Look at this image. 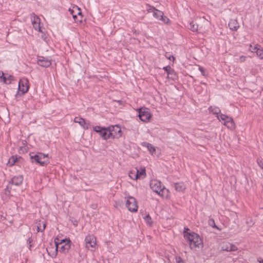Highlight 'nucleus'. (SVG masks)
Segmentation results:
<instances>
[{
	"label": "nucleus",
	"mask_w": 263,
	"mask_h": 263,
	"mask_svg": "<svg viewBox=\"0 0 263 263\" xmlns=\"http://www.w3.org/2000/svg\"><path fill=\"white\" fill-rule=\"evenodd\" d=\"M184 238L186 240L189 244L191 249L196 248H200L203 247V243L201 238L199 235L196 233H187L184 235Z\"/></svg>",
	"instance_id": "f257e3e1"
},
{
	"label": "nucleus",
	"mask_w": 263,
	"mask_h": 263,
	"mask_svg": "<svg viewBox=\"0 0 263 263\" xmlns=\"http://www.w3.org/2000/svg\"><path fill=\"white\" fill-rule=\"evenodd\" d=\"M55 245V254L54 257H55L57 254L58 249L59 251L62 253L65 254L68 252L71 247V241L69 239H60L56 238L54 240Z\"/></svg>",
	"instance_id": "f03ea898"
},
{
	"label": "nucleus",
	"mask_w": 263,
	"mask_h": 263,
	"mask_svg": "<svg viewBox=\"0 0 263 263\" xmlns=\"http://www.w3.org/2000/svg\"><path fill=\"white\" fill-rule=\"evenodd\" d=\"M147 11L148 13H153V16L157 20L162 21L164 24H169L170 21L168 18L164 16V13L162 11L156 9L153 6L147 5Z\"/></svg>",
	"instance_id": "7ed1b4c3"
},
{
	"label": "nucleus",
	"mask_w": 263,
	"mask_h": 263,
	"mask_svg": "<svg viewBox=\"0 0 263 263\" xmlns=\"http://www.w3.org/2000/svg\"><path fill=\"white\" fill-rule=\"evenodd\" d=\"M219 112L220 110L216 109L214 113L217 115V118L219 121H223V124L226 125L228 128H230V129H233L235 128V123L233 119L230 117L223 114H220L219 115L218 113Z\"/></svg>",
	"instance_id": "20e7f679"
},
{
	"label": "nucleus",
	"mask_w": 263,
	"mask_h": 263,
	"mask_svg": "<svg viewBox=\"0 0 263 263\" xmlns=\"http://www.w3.org/2000/svg\"><path fill=\"white\" fill-rule=\"evenodd\" d=\"M149 185L152 190L160 196H163L165 187L161 184V182H150Z\"/></svg>",
	"instance_id": "39448f33"
},
{
	"label": "nucleus",
	"mask_w": 263,
	"mask_h": 263,
	"mask_svg": "<svg viewBox=\"0 0 263 263\" xmlns=\"http://www.w3.org/2000/svg\"><path fill=\"white\" fill-rule=\"evenodd\" d=\"M139 117L143 122H147L152 117L149 109L146 107H141L138 109Z\"/></svg>",
	"instance_id": "423d86ee"
},
{
	"label": "nucleus",
	"mask_w": 263,
	"mask_h": 263,
	"mask_svg": "<svg viewBox=\"0 0 263 263\" xmlns=\"http://www.w3.org/2000/svg\"><path fill=\"white\" fill-rule=\"evenodd\" d=\"M108 131V137L114 139L119 138L121 136V128L118 126H110L107 127Z\"/></svg>",
	"instance_id": "0eeeda50"
},
{
	"label": "nucleus",
	"mask_w": 263,
	"mask_h": 263,
	"mask_svg": "<svg viewBox=\"0 0 263 263\" xmlns=\"http://www.w3.org/2000/svg\"><path fill=\"white\" fill-rule=\"evenodd\" d=\"M126 205L128 210L132 212L137 211L138 205L136 199L132 196H129L126 201Z\"/></svg>",
	"instance_id": "6e6552de"
},
{
	"label": "nucleus",
	"mask_w": 263,
	"mask_h": 263,
	"mask_svg": "<svg viewBox=\"0 0 263 263\" xmlns=\"http://www.w3.org/2000/svg\"><path fill=\"white\" fill-rule=\"evenodd\" d=\"M69 11L72 15V17L76 22H79L80 23L82 22V20L77 19V15L80 16L81 18H82V13L80 8L77 6H74L72 7V8H70L69 9Z\"/></svg>",
	"instance_id": "1a4fd4ad"
},
{
	"label": "nucleus",
	"mask_w": 263,
	"mask_h": 263,
	"mask_svg": "<svg viewBox=\"0 0 263 263\" xmlns=\"http://www.w3.org/2000/svg\"><path fill=\"white\" fill-rule=\"evenodd\" d=\"M93 130L97 133H99L100 135L102 137V138L104 140H107L108 139L110 138V137H108V131L107 129V127L104 128L100 126H96L93 127Z\"/></svg>",
	"instance_id": "9d476101"
},
{
	"label": "nucleus",
	"mask_w": 263,
	"mask_h": 263,
	"mask_svg": "<svg viewBox=\"0 0 263 263\" xmlns=\"http://www.w3.org/2000/svg\"><path fill=\"white\" fill-rule=\"evenodd\" d=\"M29 89L28 81L26 78L21 79L18 83V89L23 93L27 92Z\"/></svg>",
	"instance_id": "9b49d317"
},
{
	"label": "nucleus",
	"mask_w": 263,
	"mask_h": 263,
	"mask_svg": "<svg viewBox=\"0 0 263 263\" xmlns=\"http://www.w3.org/2000/svg\"><path fill=\"white\" fill-rule=\"evenodd\" d=\"M46 157V155H45L42 153H39L38 154H36L33 156L31 155L30 156V158L32 160H34V161L36 162L40 163L41 165H44L46 163V161H42V159H45Z\"/></svg>",
	"instance_id": "f8f14e48"
},
{
	"label": "nucleus",
	"mask_w": 263,
	"mask_h": 263,
	"mask_svg": "<svg viewBox=\"0 0 263 263\" xmlns=\"http://www.w3.org/2000/svg\"><path fill=\"white\" fill-rule=\"evenodd\" d=\"M221 249L222 251L232 252L237 250V248L234 245L228 242H223L221 245Z\"/></svg>",
	"instance_id": "ddd939ff"
},
{
	"label": "nucleus",
	"mask_w": 263,
	"mask_h": 263,
	"mask_svg": "<svg viewBox=\"0 0 263 263\" xmlns=\"http://www.w3.org/2000/svg\"><path fill=\"white\" fill-rule=\"evenodd\" d=\"M37 64L41 66L47 67L51 65V60L48 58L39 56L37 58Z\"/></svg>",
	"instance_id": "4468645a"
},
{
	"label": "nucleus",
	"mask_w": 263,
	"mask_h": 263,
	"mask_svg": "<svg viewBox=\"0 0 263 263\" xmlns=\"http://www.w3.org/2000/svg\"><path fill=\"white\" fill-rule=\"evenodd\" d=\"M259 46L257 44L254 45V46L252 45H250L249 50L251 52H256L257 55L261 59H263V49L259 48Z\"/></svg>",
	"instance_id": "2eb2a0df"
},
{
	"label": "nucleus",
	"mask_w": 263,
	"mask_h": 263,
	"mask_svg": "<svg viewBox=\"0 0 263 263\" xmlns=\"http://www.w3.org/2000/svg\"><path fill=\"white\" fill-rule=\"evenodd\" d=\"M85 241L87 248H89V247L93 248L96 244V238L92 235L87 236Z\"/></svg>",
	"instance_id": "dca6fc26"
},
{
	"label": "nucleus",
	"mask_w": 263,
	"mask_h": 263,
	"mask_svg": "<svg viewBox=\"0 0 263 263\" xmlns=\"http://www.w3.org/2000/svg\"><path fill=\"white\" fill-rule=\"evenodd\" d=\"M32 24L33 27L35 30H37L40 32H42L40 26V19L36 15L33 14V18L32 20Z\"/></svg>",
	"instance_id": "f3484780"
},
{
	"label": "nucleus",
	"mask_w": 263,
	"mask_h": 263,
	"mask_svg": "<svg viewBox=\"0 0 263 263\" xmlns=\"http://www.w3.org/2000/svg\"><path fill=\"white\" fill-rule=\"evenodd\" d=\"M142 145L146 147L152 155L154 156L156 154V147L152 144L144 142L142 143Z\"/></svg>",
	"instance_id": "a211bd4d"
},
{
	"label": "nucleus",
	"mask_w": 263,
	"mask_h": 263,
	"mask_svg": "<svg viewBox=\"0 0 263 263\" xmlns=\"http://www.w3.org/2000/svg\"><path fill=\"white\" fill-rule=\"evenodd\" d=\"M228 25L230 29L232 30H237L239 26L237 20L235 19H231Z\"/></svg>",
	"instance_id": "6ab92c4d"
},
{
	"label": "nucleus",
	"mask_w": 263,
	"mask_h": 263,
	"mask_svg": "<svg viewBox=\"0 0 263 263\" xmlns=\"http://www.w3.org/2000/svg\"><path fill=\"white\" fill-rule=\"evenodd\" d=\"M174 186L176 190L178 192H182L185 189L183 182H176L174 183Z\"/></svg>",
	"instance_id": "aec40b11"
},
{
	"label": "nucleus",
	"mask_w": 263,
	"mask_h": 263,
	"mask_svg": "<svg viewBox=\"0 0 263 263\" xmlns=\"http://www.w3.org/2000/svg\"><path fill=\"white\" fill-rule=\"evenodd\" d=\"M14 187V182H9L5 189V194L9 195L10 193V190H15L16 189Z\"/></svg>",
	"instance_id": "412c9836"
},
{
	"label": "nucleus",
	"mask_w": 263,
	"mask_h": 263,
	"mask_svg": "<svg viewBox=\"0 0 263 263\" xmlns=\"http://www.w3.org/2000/svg\"><path fill=\"white\" fill-rule=\"evenodd\" d=\"M136 172H137L138 174L137 179H143L146 175L145 169L144 168H142L140 170L136 169Z\"/></svg>",
	"instance_id": "4be33fe9"
},
{
	"label": "nucleus",
	"mask_w": 263,
	"mask_h": 263,
	"mask_svg": "<svg viewBox=\"0 0 263 263\" xmlns=\"http://www.w3.org/2000/svg\"><path fill=\"white\" fill-rule=\"evenodd\" d=\"M74 122L79 123L81 126H83L84 128H88L87 126H85V125L86 124L85 120L82 118L77 117L74 118Z\"/></svg>",
	"instance_id": "5701e85b"
},
{
	"label": "nucleus",
	"mask_w": 263,
	"mask_h": 263,
	"mask_svg": "<svg viewBox=\"0 0 263 263\" xmlns=\"http://www.w3.org/2000/svg\"><path fill=\"white\" fill-rule=\"evenodd\" d=\"M37 232H43L46 228V223L44 221H40L36 226Z\"/></svg>",
	"instance_id": "b1692460"
},
{
	"label": "nucleus",
	"mask_w": 263,
	"mask_h": 263,
	"mask_svg": "<svg viewBox=\"0 0 263 263\" xmlns=\"http://www.w3.org/2000/svg\"><path fill=\"white\" fill-rule=\"evenodd\" d=\"M3 73L0 72V78L3 79V81L4 83L6 84H10L11 81L13 80V77L11 76H9L8 78H7L6 77H2Z\"/></svg>",
	"instance_id": "393cba45"
},
{
	"label": "nucleus",
	"mask_w": 263,
	"mask_h": 263,
	"mask_svg": "<svg viewBox=\"0 0 263 263\" xmlns=\"http://www.w3.org/2000/svg\"><path fill=\"white\" fill-rule=\"evenodd\" d=\"M137 176H138V174H137V172H136V170L129 172V177L130 178V179H133V180H134V179L137 180Z\"/></svg>",
	"instance_id": "a878e982"
},
{
	"label": "nucleus",
	"mask_w": 263,
	"mask_h": 263,
	"mask_svg": "<svg viewBox=\"0 0 263 263\" xmlns=\"http://www.w3.org/2000/svg\"><path fill=\"white\" fill-rule=\"evenodd\" d=\"M190 29L192 31H197L198 29V25L194 24L193 22H192L190 24Z\"/></svg>",
	"instance_id": "bb28decb"
},
{
	"label": "nucleus",
	"mask_w": 263,
	"mask_h": 263,
	"mask_svg": "<svg viewBox=\"0 0 263 263\" xmlns=\"http://www.w3.org/2000/svg\"><path fill=\"white\" fill-rule=\"evenodd\" d=\"M144 219L145 220V222L149 225L152 226L153 224V221L152 220L151 217L149 215V214L146 215L145 217H143Z\"/></svg>",
	"instance_id": "cd10ccee"
},
{
	"label": "nucleus",
	"mask_w": 263,
	"mask_h": 263,
	"mask_svg": "<svg viewBox=\"0 0 263 263\" xmlns=\"http://www.w3.org/2000/svg\"><path fill=\"white\" fill-rule=\"evenodd\" d=\"M17 158L16 156H12L8 160V164L11 166L13 165L17 161Z\"/></svg>",
	"instance_id": "c85d7f7f"
},
{
	"label": "nucleus",
	"mask_w": 263,
	"mask_h": 263,
	"mask_svg": "<svg viewBox=\"0 0 263 263\" xmlns=\"http://www.w3.org/2000/svg\"><path fill=\"white\" fill-rule=\"evenodd\" d=\"M32 242V239L31 238V234L30 233L28 235V239L27 240V242L29 245V248L30 250H31V248L32 247V245L31 244Z\"/></svg>",
	"instance_id": "c756f323"
},
{
	"label": "nucleus",
	"mask_w": 263,
	"mask_h": 263,
	"mask_svg": "<svg viewBox=\"0 0 263 263\" xmlns=\"http://www.w3.org/2000/svg\"><path fill=\"white\" fill-rule=\"evenodd\" d=\"M209 223L213 228L218 229V227L216 226L215 221L213 219H210L209 220Z\"/></svg>",
	"instance_id": "7c9ffc66"
},
{
	"label": "nucleus",
	"mask_w": 263,
	"mask_h": 263,
	"mask_svg": "<svg viewBox=\"0 0 263 263\" xmlns=\"http://www.w3.org/2000/svg\"><path fill=\"white\" fill-rule=\"evenodd\" d=\"M176 263H184L182 258L180 256H177L175 257Z\"/></svg>",
	"instance_id": "2f4dec72"
},
{
	"label": "nucleus",
	"mask_w": 263,
	"mask_h": 263,
	"mask_svg": "<svg viewBox=\"0 0 263 263\" xmlns=\"http://www.w3.org/2000/svg\"><path fill=\"white\" fill-rule=\"evenodd\" d=\"M82 184H81L82 189L84 191H87L89 190L87 187H86L87 184L86 182H81Z\"/></svg>",
	"instance_id": "473e14b6"
},
{
	"label": "nucleus",
	"mask_w": 263,
	"mask_h": 263,
	"mask_svg": "<svg viewBox=\"0 0 263 263\" xmlns=\"http://www.w3.org/2000/svg\"><path fill=\"white\" fill-rule=\"evenodd\" d=\"M192 232H190V229L187 227L184 228L183 230V235L187 234V233H192Z\"/></svg>",
	"instance_id": "72a5a7b5"
},
{
	"label": "nucleus",
	"mask_w": 263,
	"mask_h": 263,
	"mask_svg": "<svg viewBox=\"0 0 263 263\" xmlns=\"http://www.w3.org/2000/svg\"><path fill=\"white\" fill-rule=\"evenodd\" d=\"M163 69L167 72V74H169L171 72V67L170 66H166V67H164L163 68Z\"/></svg>",
	"instance_id": "f704fd0d"
},
{
	"label": "nucleus",
	"mask_w": 263,
	"mask_h": 263,
	"mask_svg": "<svg viewBox=\"0 0 263 263\" xmlns=\"http://www.w3.org/2000/svg\"><path fill=\"white\" fill-rule=\"evenodd\" d=\"M258 164L260 168L263 169V160H259L258 161Z\"/></svg>",
	"instance_id": "c9c22d12"
},
{
	"label": "nucleus",
	"mask_w": 263,
	"mask_h": 263,
	"mask_svg": "<svg viewBox=\"0 0 263 263\" xmlns=\"http://www.w3.org/2000/svg\"><path fill=\"white\" fill-rule=\"evenodd\" d=\"M199 70L201 72L202 76H205V73L204 70V69L202 67L199 66Z\"/></svg>",
	"instance_id": "e433bc0d"
},
{
	"label": "nucleus",
	"mask_w": 263,
	"mask_h": 263,
	"mask_svg": "<svg viewBox=\"0 0 263 263\" xmlns=\"http://www.w3.org/2000/svg\"><path fill=\"white\" fill-rule=\"evenodd\" d=\"M22 182H14V186H18L22 184Z\"/></svg>",
	"instance_id": "4c0bfd02"
},
{
	"label": "nucleus",
	"mask_w": 263,
	"mask_h": 263,
	"mask_svg": "<svg viewBox=\"0 0 263 263\" xmlns=\"http://www.w3.org/2000/svg\"><path fill=\"white\" fill-rule=\"evenodd\" d=\"M246 60V57H244V56H241L240 57V61L241 62H243V61H245Z\"/></svg>",
	"instance_id": "58836bf2"
},
{
	"label": "nucleus",
	"mask_w": 263,
	"mask_h": 263,
	"mask_svg": "<svg viewBox=\"0 0 263 263\" xmlns=\"http://www.w3.org/2000/svg\"><path fill=\"white\" fill-rule=\"evenodd\" d=\"M20 150L22 151L23 152H24V151L26 152H27V149L25 147H21L20 148Z\"/></svg>",
	"instance_id": "ea45409f"
},
{
	"label": "nucleus",
	"mask_w": 263,
	"mask_h": 263,
	"mask_svg": "<svg viewBox=\"0 0 263 263\" xmlns=\"http://www.w3.org/2000/svg\"><path fill=\"white\" fill-rule=\"evenodd\" d=\"M258 261L259 263H263V259L259 258L258 259Z\"/></svg>",
	"instance_id": "a19ab883"
},
{
	"label": "nucleus",
	"mask_w": 263,
	"mask_h": 263,
	"mask_svg": "<svg viewBox=\"0 0 263 263\" xmlns=\"http://www.w3.org/2000/svg\"><path fill=\"white\" fill-rule=\"evenodd\" d=\"M168 58L170 60H171V59H172V60H173V61H174V60H175V58H174V57H173V56H171V57H169V58Z\"/></svg>",
	"instance_id": "79ce46f5"
},
{
	"label": "nucleus",
	"mask_w": 263,
	"mask_h": 263,
	"mask_svg": "<svg viewBox=\"0 0 263 263\" xmlns=\"http://www.w3.org/2000/svg\"><path fill=\"white\" fill-rule=\"evenodd\" d=\"M253 224H254V222L251 220V225L250 226H252V225H253Z\"/></svg>",
	"instance_id": "37998d69"
},
{
	"label": "nucleus",
	"mask_w": 263,
	"mask_h": 263,
	"mask_svg": "<svg viewBox=\"0 0 263 263\" xmlns=\"http://www.w3.org/2000/svg\"><path fill=\"white\" fill-rule=\"evenodd\" d=\"M20 178H19L20 179H23L22 177L21 176H20Z\"/></svg>",
	"instance_id": "c03bdc74"
},
{
	"label": "nucleus",
	"mask_w": 263,
	"mask_h": 263,
	"mask_svg": "<svg viewBox=\"0 0 263 263\" xmlns=\"http://www.w3.org/2000/svg\"><path fill=\"white\" fill-rule=\"evenodd\" d=\"M95 206H96V205L93 206L92 208H93V209H95Z\"/></svg>",
	"instance_id": "a18cd8bd"
}]
</instances>
